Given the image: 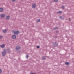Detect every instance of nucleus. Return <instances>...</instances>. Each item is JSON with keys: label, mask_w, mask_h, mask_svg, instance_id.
Listing matches in <instances>:
<instances>
[{"label": "nucleus", "mask_w": 74, "mask_h": 74, "mask_svg": "<svg viewBox=\"0 0 74 74\" xmlns=\"http://www.w3.org/2000/svg\"><path fill=\"white\" fill-rule=\"evenodd\" d=\"M4 10V9H3V8H0V12H3V10Z\"/></svg>", "instance_id": "nucleus-13"}, {"label": "nucleus", "mask_w": 74, "mask_h": 74, "mask_svg": "<svg viewBox=\"0 0 74 74\" xmlns=\"http://www.w3.org/2000/svg\"><path fill=\"white\" fill-rule=\"evenodd\" d=\"M37 48H40V46H37Z\"/></svg>", "instance_id": "nucleus-24"}, {"label": "nucleus", "mask_w": 74, "mask_h": 74, "mask_svg": "<svg viewBox=\"0 0 74 74\" xmlns=\"http://www.w3.org/2000/svg\"><path fill=\"white\" fill-rule=\"evenodd\" d=\"M5 47V45L3 44L1 45V48H4Z\"/></svg>", "instance_id": "nucleus-12"}, {"label": "nucleus", "mask_w": 74, "mask_h": 74, "mask_svg": "<svg viewBox=\"0 0 74 74\" xmlns=\"http://www.w3.org/2000/svg\"><path fill=\"white\" fill-rule=\"evenodd\" d=\"M21 49V47L19 46H17L15 48V49L16 51H19L20 49Z\"/></svg>", "instance_id": "nucleus-1"}, {"label": "nucleus", "mask_w": 74, "mask_h": 74, "mask_svg": "<svg viewBox=\"0 0 74 74\" xmlns=\"http://www.w3.org/2000/svg\"><path fill=\"white\" fill-rule=\"evenodd\" d=\"M26 57L27 59H28V57H29V55H26Z\"/></svg>", "instance_id": "nucleus-21"}, {"label": "nucleus", "mask_w": 74, "mask_h": 74, "mask_svg": "<svg viewBox=\"0 0 74 74\" xmlns=\"http://www.w3.org/2000/svg\"><path fill=\"white\" fill-rule=\"evenodd\" d=\"M16 38V36L15 35H14L12 36V38L13 39H15Z\"/></svg>", "instance_id": "nucleus-7"}, {"label": "nucleus", "mask_w": 74, "mask_h": 74, "mask_svg": "<svg viewBox=\"0 0 74 74\" xmlns=\"http://www.w3.org/2000/svg\"><path fill=\"white\" fill-rule=\"evenodd\" d=\"M36 7V4H34L32 5V8H35Z\"/></svg>", "instance_id": "nucleus-6"}, {"label": "nucleus", "mask_w": 74, "mask_h": 74, "mask_svg": "<svg viewBox=\"0 0 74 74\" xmlns=\"http://www.w3.org/2000/svg\"><path fill=\"white\" fill-rule=\"evenodd\" d=\"M2 38H3V36H0V40H1V39H2Z\"/></svg>", "instance_id": "nucleus-18"}, {"label": "nucleus", "mask_w": 74, "mask_h": 74, "mask_svg": "<svg viewBox=\"0 0 74 74\" xmlns=\"http://www.w3.org/2000/svg\"><path fill=\"white\" fill-rule=\"evenodd\" d=\"M31 74H36V73H31Z\"/></svg>", "instance_id": "nucleus-25"}, {"label": "nucleus", "mask_w": 74, "mask_h": 74, "mask_svg": "<svg viewBox=\"0 0 74 74\" xmlns=\"http://www.w3.org/2000/svg\"><path fill=\"white\" fill-rule=\"evenodd\" d=\"M36 22H40V19H37L36 21Z\"/></svg>", "instance_id": "nucleus-17"}, {"label": "nucleus", "mask_w": 74, "mask_h": 74, "mask_svg": "<svg viewBox=\"0 0 74 74\" xmlns=\"http://www.w3.org/2000/svg\"><path fill=\"white\" fill-rule=\"evenodd\" d=\"M6 52H11V50L10 49H8L6 50Z\"/></svg>", "instance_id": "nucleus-8"}, {"label": "nucleus", "mask_w": 74, "mask_h": 74, "mask_svg": "<svg viewBox=\"0 0 74 74\" xmlns=\"http://www.w3.org/2000/svg\"><path fill=\"white\" fill-rule=\"evenodd\" d=\"M65 64L66 65H67L68 66H69V62H66L65 63Z\"/></svg>", "instance_id": "nucleus-16"}, {"label": "nucleus", "mask_w": 74, "mask_h": 74, "mask_svg": "<svg viewBox=\"0 0 74 74\" xmlns=\"http://www.w3.org/2000/svg\"><path fill=\"white\" fill-rule=\"evenodd\" d=\"M7 52H5V51H3L2 52V54L3 56H5V55H6V53Z\"/></svg>", "instance_id": "nucleus-4"}, {"label": "nucleus", "mask_w": 74, "mask_h": 74, "mask_svg": "<svg viewBox=\"0 0 74 74\" xmlns=\"http://www.w3.org/2000/svg\"><path fill=\"white\" fill-rule=\"evenodd\" d=\"M58 29V27H56L54 28V30H57V29Z\"/></svg>", "instance_id": "nucleus-20"}, {"label": "nucleus", "mask_w": 74, "mask_h": 74, "mask_svg": "<svg viewBox=\"0 0 74 74\" xmlns=\"http://www.w3.org/2000/svg\"><path fill=\"white\" fill-rule=\"evenodd\" d=\"M4 52H5H5H6V50H5V49H4Z\"/></svg>", "instance_id": "nucleus-27"}, {"label": "nucleus", "mask_w": 74, "mask_h": 74, "mask_svg": "<svg viewBox=\"0 0 74 74\" xmlns=\"http://www.w3.org/2000/svg\"><path fill=\"white\" fill-rule=\"evenodd\" d=\"M10 16H8L6 17V19H7V20H9L10 19Z\"/></svg>", "instance_id": "nucleus-11"}, {"label": "nucleus", "mask_w": 74, "mask_h": 74, "mask_svg": "<svg viewBox=\"0 0 74 74\" xmlns=\"http://www.w3.org/2000/svg\"><path fill=\"white\" fill-rule=\"evenodd\" d=\"M46 56H43V57H42V60H46Z\"/></svg>", "instance_id": "nucleus-9"}, {"label": "nucleus", "mask_w": 74, "mask_h": 74, "mask_svg": "<svg viewBox=\"0 0 74 74\" xmlns=\"http://www.w3.org/2000/svg\"><path fill=\"white\" fill-rule=\"evenodd\" d=\"M55 38H57V36H56L55 37Z\"/></svg>", "instance_id": "nucleus-29"}, {"label": "nucleus", "mask_w": 74, "mask_h": 74, "mask_svg": "<svg viewBox=\"0 0 74 74\" xmlns=\"http://www.w3.org/2000/svg\"><path fill=\"white\" fill-rule=\"evenodd\" d=\"M54 2H57L58 1V0H54Z\"/></svg>", "instance_id": "nucleus-22"}, {"label": "nucleus", "mask_w": 74, "mask_h": 74, "mask_svg": "<svg viewBox=\"0 0 74 74\" xmlns=\"http://www.w3.org/2000/svg\"><path fill=\"white\" fill-rule=\"evenodd\" d=\"M3 33H7V29H5V30H4L3 31Z\"/></svg>", "instance_id": "nucleus-14"}, {"label": "nucleus", "mask_w": 74, "mask_h": 74, "mask_svg": "<svg viewBox=\"0 0 74 74\" xmlns=\"http://www.w3.org/2000/svg\"><path fill=\"white\" fill-rule=\"evenodd\" d=\"M56 33H59V32L58 31H56Z\"/></svg>", "instance_id": "nucleus-28"}, {"label": "nucleus", "mask_w": 74, "mask_h": 74, "mask_svg": "<svg viewBox=\"0 0 74 74\" xmlns=\"http://www.w3.org/2000/svg\"><path fill=\"white\" fill-rule=\"evenodd\" d=\"M1 73H2V71L0 69V74H1Z\"/></svg>", "instance_id": "nucleus-23"}, {"label": "nucleus", "mask_w": 74, "mask_h": 74, "mask_svg": "<svg viewBox=\"0 0 74 74\" xmlns=\"http://www.w3.org/2000/svg\"><path fill=\"white\" fill-rule=\"evenodd\" d=\"M53 47H58V44L56 42L53 43Z\"/></svg>", "instance_id": "nucleus-3"}, {"label": "nucleus", "mask_w": 74, "mask_h": 74, "mask_svg": "<svg viewBox=\"0 0 74 74\" xmlns=\"http://www.w3.org/2000/svg\"><path fill=\"white\" fill-rule=\"evenodd\" d=\"M0 16H1V18H4V17L5 16V14H3L0 15Z\"/></svg>", "instance_id": "nucleus-5"}, {"label": "nucleus", "mask_w": 74, "mask_h": 74, "mask_svg": "<svg viewBox=\"0 0 74 74\" xmlns=\"http://www.w3.org/2000/svg\"><path fill=\"white\" fill-rule=\"evenodd\" d=\"M15 0H12V1L13 2H15Z\"/></svg>", "instance_id": "nucleus-26"}, {"label": "nucleus", "mask_w": 74, "mask_h": 74, "mask_svg": "<svg viewBox=\"0 0 74 74\" xmlns=\"http://www.w3.org/2000/svg\"><path fill=\"white\" fill-rule=\"evenodd\" d=\"M62 9H64V6H62L61 7Z\"/></svg>", "instance_id": "nucleus-19"}, {"label": "nucleus", "mask_w": 74, "mask_h": 74, "mask_svg": "<svg viewBox=\"0 0 74 74\" xmlns=\"http://www.w3.org/2000/svg\"><path fill=\"white\" fill-rule=\"evenodd\" d=\"M59 19H62V20H64V17L60 16L59 17Z\"/></svg>", "instance_id": "nucleus-10"}, {"label": "nucleus", "mask_w": 74, "mask_h": 74, "mask_svg": "<svg viewBox=\"0 0 74 74\" xmlns=\"http://www.w3.org/2000/svg\"><path fill=\"white\" fill-rule=\"evenodd\" d=\"M57 13L58 14H61V13H62V11H59L57 12Z\"/></svg>", "instance_id": "nucleus-15"}, {"label": "nucleus", "mask_w": 74, "mask_h": 74, "mask_svg": "<svg viewBox=\"0 0 74 74\" xmlns=\"http://www.w3.org/2000/svg\"><path fill=\"white\" fill-rule=\"evenodd\" d=\"M14 34H16V35H18L19 33V30H17L16 31L14 32Z\"/></svg>", "instance_id": "nucleus-2"}]
</instances>
